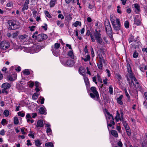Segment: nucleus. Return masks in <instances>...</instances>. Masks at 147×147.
I'll return each instance as SVG.
<instances>
[{
    "instance_id": "nucleus-61",
    "label": "nucleus",
    "mask_w": 147,
    "mask_h": 147,
    "mask_svg": "<svg viewBox=\"0 0 147 147\" xmlns=\"http://www.w3.org/2000/svg\"><path fill=\"white\" fill-rule=\"evenodd\" d=\"M134 7H135L138 10H139V9L140 7L139 5L137 4H134Z\"/></svg>"
},
{
    "instance_id": "nucleus-21",
    "label": "nucleus",
    "mask_w": 147,
    "mask_h": 147,
    "mask_svg": "<svg viewBox=\"0 0 147 147\" xmlns=\"http://www.w3.org/2000/svg\"><path fill=\"white\" fill-rule=\"evenodd\" d=\"M96 97V98H95V99L96 100L98 101L101 106L103 105V102L102 101V99H101V100H100L99 99V97H98V98H97V97Z\"/></svg>"
},
{
    "instance_id": "nucleus-13",
    "label": "nucleus",
    "mask_w": 147,
    "mask_h": 147,
    "mask_svg": "<svg viewBox=\"0 0 147 147\" xmlns=\"http://www.w3.org/2000/svg\"><path fill=\"white\" fill-rule=\"evenodd\" d=\"M116 19H117L115 17V16L113 15H111L110 16V20L111 21L112 24V25L116 23Z\"/></svg>"
},
{
    "instance_id": "nucleus-55",
    "label": "nucleus",
    "mask_w": 147,
    "mask_h": 147,
    "mask_svg": "<svg viewBox=\"0 0 147 147\" xmlns=\"http://www.w3.org/2000/svg\"><path fill=\"white\" fill-rule=\"evenodd\" d=\"M117 145L119 147H122L123 146V144L121 141H119L117 143Z\"/></svg>"
},
{
    "instance_id": "nucleus-47",
    "label": "nucleus",
    "mask_w": 147,
    "mask_h": 147,
    "mask_svg": "<svg viewBox=\"0 0 147 147\" xmlns=\"http://www.w3.org/2000/svg\"><path fill=\"white\" fill-rule=\"evenodd\" d=\"M25 129V127L21 128H20V130L21 132L23 134H27V133L24 132V130Z\"/></svg>"
},
{
    "instance_id": "nucleus-42",
    "label": "nucleus",
    "mask_w": 147,
    "mask_h": 147,
    "mask_svg": "<svg viewBox=\"0 0 147 147\" xmlns=\"http://www.w3.org/2000/svg\"><path fill=\"white\" fill-rule=\"evenodd\" d=\"M45 15L47 17L49 18H52L51 16L50 15L49 13L47 11H45Z\"/></svg>"
},
{
    "instance_id": "nucleus-62",
    "label": "nucleus",
    "mask_w": 147,
    "mask_h": 147,
    "mask_svg": "<svg viewBox=\"0 0 147 147\" xmlns=\"http://www.w3.org/2000/svg\"><path fill=\"white\" fill-rule=\"evenodd\" d=\"M27 143L26 144V145L27 146H31L32 145V144L30 143V140H28L27 141Z\"/></svg>"
},
{
    "instance_id": "nucleus-2",
    "label": "nucleus",
    "mask_w": 147,
    "mask_h": 147,
    "mask_svg": "<svg viewBox=\"0 0 147 147\" xmlns=\"http://www.w3.org/2000/svg\"><path fill=\"white\" fill-rule=\"evenodd\" d=\"M112 25L114 30L116 31L117 34H123V31L121 29L120 23L119 19H116L115 23Z\"/></svg>"
},
{
    "instance_id": "nucleus-17",
    "label": "nucleus",
    "mask_w": 147,
    "mask_h": 147,
    "mask_svg": "<svg viewBox=\"0 0 147 147\" xmlns=\"http://www.w3.org/2000/svg\"><path fill=\"white\" fill-rule=\"evenodd\" d=\"M111 134L116 138L118 137V134L117 132L116 131L114 130H112L111 131Z\"/></svg>"
},
{
    "instance_id": "nucleus-7",
    "label": "nucleus",
    "mask_w": 147,
    "mask_h": 147,
    "mask_svg": "<svg viewBox=\"0 0 147 147\" xmlns=\"http://www.w3.org/2000/svg\"><path fill=\"white\" fill-rule=\"evenodd\" d=\"M47 38V35L44 34H41L36 36V39L38 42H41Z\"/></svg>"
},
{
    "instance_id": "nucleus-51",
    "label": "nucleus",
    "mask_w": 147,
    "mask_h": 147,
    "mask_svg": "<svg viewBox=\"0 0 147 147\" xmlns=\"http://www.w3.org/2000/svg\"><path fill=\"white\" fill-rule=\"evenodd\" d=\"M4 92L6 93V94H7L8 93V91L7 90V89L5 88H3L2 90V93H4Z\"/></svg>"
},
{
    "instance_id": "nucleus-12",
    "label": "nucleus",
    "mask_w": 147,
    "mask_h": 147,
    "mask_svg": "<svg viewBox=\"0 0 147 147\" xmlns=\"http://www.w3.org/2000/svg\"><path fill=\"white\" fill-rule=\"evenodd\" d=\"M112 119V120H111L110 121V123H108V121L107 120V126L108 128L109 131H110V129L109 127H111V126H112L113 125H115V123L114 121V118H113V119Z\"/></svg>"
},
{
    "instance_id": "nucleus-16",
    "label": "nucleus",
    "mask_w": 147,
    "mask_h": 147,
    "mask_svg": "<svg viewBox=\"0 0 147 147\" xmlns=\"http://www.w3.org/2000/svg\"><path fill=\"white\" fill-rule=\"evenodd\" d=\"M123 97V95H121L119 97L117 98V103L121 105H122L123 104V102L122 101L121 99Z\"/></svg>"
},
{
    "instance_id": "nucleus-59",
    "label": "nucleus",
    "mask_w": 147,
    "mask_h": 147,
    "mask_svg": "<svg viewBox=\"0 0 147 147\" xmlns=\"http://www.w3.org/2000/svg\"><path fill=\"white\" fill-rule=\"evenodd\" d=\"M58 17L59 18H61V19H63L64 18V17L63 16V15L61 14H59Z\"/></svg>"
},
{
    "instance_id": "nucleus-19",
    "label": "nucleus",
    "mask_w": 147,
    "mask_h": 147,
    "mask_svg": "<svg viewBox=\"0 0 147 147\" xmlns=\"http://www.w3.org/2000/svg\"><path fill=\"white\" fill-rule=\"evenodd\" d=\"M19 38L20 40H24L27 39V36L25 34L20 35H19Z\"/></svg>"
},
{
    "instance_id": "nucleus-48",
    "label": "nucleus",
    "mask_w": 147,
    "mask_h": 147,
    "mask_svg": "<svg viewBox=\"0 0 147 147\" xmlns=\"http://www.w3.org/2000/svg\"><path fill=\"white\" fill-rule=\"evenodd\" d=\"M97 77L98 81L100 82L101 83H102V79L100 78V76L98 74Z\"/></svg>"
},
{
    "instance_id": "nucleus-20",
    "label": "nucleus",
    "mask_w": 147,
    "mask_h": 147,
    "mask_svg": "<svg viewBox=\"0 0 147 147\" xmlns=\"http://www.w3.org/2000/svg\"><path fill=\"white\" fill-rule=\"evenodd\" d=\"M140 69L141 71L144 72L145 70H147V66L142 65L140 66Z\"/></svg>"
},
{
    "instance_id": "nucleus-31",
    "label": "nucleus",
    "mask_w": 147,
    "mask_h": 147,
    "mask_svg": "<svg viewBox=\"0 0 147 147\" xmlns=\"http://www.w3.org/2000/svg\"><path fill=\"white\" fill-rule=\"evenodd\" d=\"M56 0H51L50 2V6L51 7H53L55 5Z\"/></svg>"
},
{
    "instance_id": "nucleus-60",
    "label": "nucleus",
    "mask_w": 147,
    "mask_h": 147,
    "mask_svg": "<svg viewBox=\"0 0 147 147\" xmlns=\"http://www.w3.org/2000/svg\"><path fill=\"white\" fill-rule=\"evenodd\" d=\"M106 70L107 71V73L108 77H110L111 76V74L109 70L108 69H106Z\"/></svg>"
},
{
    "instance_id": "nucleus-8",
    "label": "nucleus",
    "mask_w": 147,
    "mask_h": 147,
    "mask_svg": "<svg viewBox=\"0 0 147 147\" xmlns=\"http://www.w3.org/2000/svg\"><path fill=\"white\" fill-rule=\"evenodd\" d=\"M8 23L10 27L9 28L11 30H14L17 28L14 26L16 25V22L14 20H9L8 21Z\"/></svg>"
},
{
    "instance_id": "nucleus-10",
    "label": "nucleus",
    "mask_w": 147,
    "mask_h": 147,
    "mask_svg": "<svg viewBox=\"0 0 147 147\" xmlns=\"http://www.w3.org/2000/svg\"><path fill=\"white\" fill-rule=\"evenodd\" d=\"M134 23L137 25L141 24V20L139 16H136L134 19Z\"/></svg>"
},
{
    "instance_id": "nucleus-25",
    "label": "nucleus",
    "mask_w": 147,
    "mask_h": 147,
    "mask_svg": "<svg viewBox=\"0 0 147 147\" xmlns=\"http://www.w3.org/2000/svg\"><path fill=\"white\" fill-rule=\"evenodd\" d=\"M39 95L37 93H34L32 96V98L34 100H36L38 98Z\"/></svg>"
},
{
    "instance_id": "nucleus-58",
    "label": "nucleus",
    "mask_w": 147,
    "mask_h": 147,
    "mask_svg": "<svg viewBox=\"0 0 147 147\" xmlns=\"http://www.w3.org/2000/svg\"><path fill=\"white\" fill-rule=\"evenodd\" d=\"M32 117H31V116L30 114L29 113H27L26 116V119H31Z\"/></svg>"
},
{
    "instance_id": "nucleus-9",
    "label": "nucleus",
    "mask_w": 147,
    "mask_h": 147,
    "mask_svg": "<svg viewBox=\"0 0 147 147\" xmlns=\"http://www.w3.org/2000/svg\"><path fill=\"white\" fill-rule=\"evenodd\" d=\"M84 77L86 89L87 90H88L90 87L89 81L88 78L87 77L84 76Z\"/></svg>"
},
{
    "instance_id": "nucleus-11",
    "label": "nucleus",
    "mask_w": 147,
    "mask_h": 147,
    "mask_svg": "<svg viewBox=\"0 0 147 147\" xmlns=\"http://www.w3.org/2000/svg\"><path fill=\"white\" fill-rule=\"evenodd\" d=\"M44 125L42 120L40 119L37 121L36 126L37 127H43Z\"/></svg>"
},
{
    "instance_id": "nucleus-33",
    "label": "nucleus",
    "mask_w": 147,
    "mask_h": 147,
    "mask_svg": "<svg viewBox=\"0 0 147 147\" xmlns=\"http://www.w3.org/2000/svg\"><path fill=\"white\" fill-rule=\"evenodd\" d=\"M14 124L15 125H17L18 124L19 120L17 117H15L14 118Z\"/></svg>"
},
{
    "instance_id": "nucleus-52",
    "label": "nucleus",
    "mask_w": 147,
    "mask_h": 147,
    "mask_svg": "<svg viewBox=\"0 0 147 147\" xmlns=\"http://www.w3.org/2000/svg\"><path fill=\"white\" fill-rule=\"evenodd\" d=\"M7 121L5 119H3L1 122V123L3 125L5 123H6V124H7Z\"/></svg>"
},
{
    "instance_id": "nucleus-29",
    "label": "nucleus",
    "mask_w": 147,
    "mask_h": 147,
    "mask_svg": "<svg viewBox=\"0 0 147 147\" xmlns=\"http://www.w3.org/2000/svg\"><path fill=\"white\" fill-rule=\"evenodd\" d=\"M39 113L41 114H44L45 113V111L43 107H41L39 109Z\"/></svg>"
},
{
    "instance_id": "nucleus-23",
    "label": "nucleus",
    "mask_w": 147,
    "mask_h": 147,
    "mask_svg": "<svg viewBox=\"0 0 147 147\" xmlns=\"http://www.w3.org/2000/svg\"><path fill=\"white\" fill-rule=\"evenodd\" d=\"M56 22L57 25L59 26L60 28H62L64 26V23H61V21L57 20V21Z\"/></svg>"
},
{
    "instance_id": "nucleus-15",
    "label": "nucleus",
    "mask_w": 147,
    "mask_h": 147,
    "mask_svg": "<svg viewBox=\"0 0 147 147\" xmlns=\"http://www.w3.org/2000/svg\"><path fill=\"white\" fill-rule=\"evenodd\" d=\"M11 87V85L10 84L8 83H5L3 84L1 86L2 88H5L6 89H9Z\"/></svg>"
},
{
    "instance_id": "nucleus-22",
    "label": "nucleus",
    "mask_w": 147,
    "mask_h": 147,
    "mask_svg": "<svg viewBox=\"0 0 147 147\" xmlns=\"http://www.w3.org/2000/svg\"><path fill=\"white\" fill-rule=\"evenodd\" d=\"M79 71L81 74L82 75L86 71V70L83 67L81 66L80 67Z\"/></svg>"
},
{
    "instance_id": "nucleus-43",
    "label": "nucleus",
    "mask_w": 147,
    "mask_h": 147,
    "mask_svg": "<svg viewBox=\"0 0 147 147\" xmlns=\"http://www.w3.org/2000/svg\"><path fill=\"white\" fill-rule=\"evenodd\" d=\"M7 78L8 79L11 81H13L14 80L13 77H12L11 75H9L8 76Z\"/></svg>"
},
{
    "instance_id": "nucleus-64",
    "label": "nucleus",
    "mask_w": 147,
    "mask_h": 147,
    "mask_svg": "<svg viewBox=\"0 0 147 147\" xmlns=\"http://www.w3.org/2000/svg\"><path fill=\"white\" fill-rule=\"evenodd\" d=\"M15 70L19 72L21 70V68L20 66H18L15 69Z\"/></svg>"
},
{
    "instance_id": "nucleus-5",
    "label": "nucleus",
    "mask_w": 147,
    "mask_h": 147,
    "mask_svg": "<svg viewBox=\"0 0 147 147\" xmlns=\"http://www.w3.org/2000/svg\"><path fill=\"white\" fill-rule=\"evenodd\" d=\"M90 89L91 91L93 93H90V95L91 98H95L96 97H97V98L99 97L98 93L95 87L92 86L91 87Z\"/></svg>"
},
{
    "instance_id": "nucleus-53",
    "label": "nucleus",
    "mask_w": 147,
    "mask_h": 147,
    "mask_svg": "<svg viewBox=\"0 0 147 147\" xmlns=\"http://www.w3.org/2000/svg\"><path fill=\"white\" fill-rule=\"evenodd\" d=\"M66 16L68 20H71L72 19V18L70 14H69Z\"/></svg>"
},
{
    "instance_id": "nucleus-32",
    "label": "nucleus",
    "mask_w": 147,
    "mask_h": 147,
    "mask_svg": "<svg viewBox=\"0 0 147 147\" xmlns=\"http://www.w3.org/2000/svg\"><path fill=\"white\" fill-rule=\"evenodd\" d=\"M99 57L100 58L99 60V63H101L102 64V63H105V60L103 59L102 56H99Z\"/></svg>"
},
{
    "instance_id": "nucleus-34",
    "label": "nucleus",
    "mask_w": 147,
    "mask_h": 147,
    "mask_svg": "<svg viewBox=\"0 0 147 147\" xmlns=\"http://www.w3.org/2000/svg\"><path fill=\"white\" fill-rule=\"evenodd\" d=\"M81 22L78 21H76L73 24V25L75 27H77L78 25L80 26H81Z\"/></svg>"
},
{
    "instance_id": "nucleus-24",
    "label": "nucleus",
    "mask_w": 147,
    "mask_h": 147,
    "mask_svg": "<svg viewBox=\"0 0 147 147\" xmlns=\"http://www.w3.org/2000/svg\"><path fill=\"white\" fill-rule=\"evenodd\" d=\"M127 68L128 73L131 72L132 70L130 64L128 63L127 64Z\"/></svg>"
},
{
    "instance_id": "nucleus-57",
    "label": "nucleus",
    "mask_w": 147,
    "mask_h": 147,
    "mask_svg": "<svg viewBox=\"0 0 147 147\" xmlns=\"http://www.w3.org/2000/svg\"><path fill=\"white\" fill-rule=\"evenodd\" d=\"M5 134V130L4 129H2L0 131V134L2 136H4Z\"/></svg>"
},
{
    "instance_id": "nucleus-1",
    "label": "nucleus",
    "mask_w": 147,
    "mask_h": 147,
    "mask_svg": "<svg viewBox=\"0 0 147 147\" xmlns=\"http://www.w3.org/2000/svg\"><path fill=\"white\" fill-rule=\"evenodd\" d=\"M100 31H98L96 29L95 30V32L94 33V35L97 43L101 44L104 42L101 37V34L100 33Z\"/></svg>"
},
{
    "instance_id": "nucleus-14",
    "label": "nucleus",
    "mask_w": 147,
    "mask_h": 147,
    "mask_svg": "<svg viewBox=\"0 0 147 147\" xmlns=\"http://www.w3.org/2000/svg\"><path fill=\"white\" fill-rule=\"evenodd\" d=\"M68 57H64L61 56V57H59V58L60 60V61L61 63L65 65L66 63L65 62V61H67V59H68Z\"/></svg>"
},
{
    "instance_id": "nucleus-18",
    "label": "nucleus",
    "mask_w": 147,
    "mask_h": 147,
    "mask_svg": "<svg viewBox=\"0 0 147 147\" xmlns=\"http://www.w3.org/2000/svg\"><path fill=\"white\" fill-rule=\"evenodd\" d=\"M90 56H85L84 57H82V59L84 60L85 62L90 61Z\"/></svg>"
},
{
    "instance_id": "nucleus-28",
    "label": "nucleus",
    "mask_w": 147,
    "mask_h": 147,
    "mask_svg": "<svg viewBox=\"0 0 147 147\" xmlns=\"http://www.w3.org/2000/svg\"><path fill=\"white\" fill-rule=\"evenodd\" d=\"M124 90L125 92V94L126 96L127 97L128 100L129 101V100L130 99V96L127 91L126 88H125L124 89Z\"/></svg>"
},
{
    "instance_id": "nucleus-54",
    "label": "nucleus",
    "mask_w": 147,
    "mask_h": 147,
    "mask_svg": "<svg viewBox=\"0 0 147 147\" xmlns=\"http://www.w3.org/2000/svg\"><path fill=\"white\" fill-rule=\"evenodd\" d=\"M17 47H18V49H20L21 50H22V49H24V50L26 49L24 47H22L21 46H17Z\"/></svg>"
},
{
    "instance_id": "nucleus-4",
    "label": "nucleus",
    "mask_w": 147,
    "mask_h": 147,
    "mask_svg": "<svg viewBox=\"0 0 147 147\" xmlns=\"http://www.w3.org/2000/svg\"><path fill=\"white\" fill-rule=\"evenodd\" d=\"M68 59L66 62L65 65H66L68 66H72L75 63L74 61L75 56H68Z\"/></svg>"
},
{
    "instance_id": "nucleus-46",
    "label": "nucleus",
    "mask_w": 147,
    "mask_h": 147,
    "mask_svg": "<svg viewBox=\"0 0 147 147\" xmlns=\"http://www.w3.org/2000/svg\"><path fill=\"white\" fill-rule=\"evenodd\" d=\"M127 135L129 136H130L131 135V132L130 131V130L129 129H127L126 130Z\"/></svg>"
},
{
    "instance_id": "nucleus-35",
    "label": "nucleus",
    "mask_w": 147,
    "mask_h": 147,
    "mask_svg": "<svg viewBox=\"0 0 147 147\" xmlns=\"http://www.w3.org/2000/svg\"><path fill=\"white\" fill-rule=\"evenodd\" d=\"M35 144L36 146H40L41 144V143H40L39 140L37 139L35 141Z\"/></svg>"
},
{
    "instance_id": "nucleus-50",
    "label": "nucleus",
    "mask_w": 147,
    "mask_h": 147,
    "mask_svg": "<svg viewBox=\"0 0 147 147\" xmlns=\"http://www.w3.org/2000/svg\"><path fill=\"white\" fill-rule=\"evenodd\" d=\"M18 34V32H16L14 33L13 34L12 37L13 38H14L17 36Z\"/></svg>"
},
{
    "instance_id": "nucleus-40",
    "label": "nucleus",
    "mask_w": 147,
    "mask_h": 147,
    "mask_svg": "<svg viewBox=\"0 0 147 147\" xmlns=\"http://www.w3.org/2000/svg\"><path fill=\"white\" fill-rule=\"evenodd\" d=\"M60 45L59 43H55V45L54 48L55 49H58L60 47Z\"/></svg>"
},
{
    "instance_id": "nucleus-36",
    "label": "nucleus",
    "mask_w": 147,
    "mask_h": 147,
    "mask_svg": "<svg viewBox=\"0 0 147 147\" xmlns=\"http://www.w3.org/2000/svg\"><path fill=\"white\" fill-rule=\"evenodd\" d=\"M28 8V5L24 4L23 7L22 8V11H24L25 9H27Z\"/></svg>"
},
{
    "instance_id": "nucleus-56",
    "label": "nucleus",
    "mask_w": 147,
    "mask_h": 147,
    "mask_svg": "<svg viewBox=\"0 0 147 147\" xmlns=\"http://www.w3.org/2000/svg\"><path fill=\"white\" fill-rule=\"evenodd\" d=\"M128 73L129 74V77L131 79L134 76L133 74L132 71H131V72H129Z\"/></svg>"
},
{
    "instance_id": "nucleus-37",
    "label": "nucleus",
    "mask_w": 147,
    "mask_h": 147,
    "mask_svg": "<svg viewBox=\"0 0 147 147\" xmlns=\"http://www.w3.org/2000/svg\"><path fill=\"white\" fill-rule=\"evenodd\" d=\"M24 74L28 75L30 74V72L28 69H25L23 71Z\"/></svg>"
},
{
    "instance_id": "nucleus-49",
    "label": "nucleus",
    "mask_w": 147,
    "mask_h": 147,
    "mask_svg": "<svg viewBox=\"0 0 147 147\" xmlns=\"http://www.w3.org/2000/svg\"><path fill=\"white\" fill-rule=\"evenodd\" d=\"M103 40L106 43H108L109 41L107 40V38L106 36H104L103 37Z\"/></svg>"
},
{
    "instance_id": "nucleus-41",
    "label": "nucleus",
    "mask_w": 147,
    "mask_h": 147,
    "mask_svg": "<svg viewBox=\"0 0 147 147\" xmlns=\"http://www.w3.org/2000/svg\"><path fill=\"white\" fill-rule=\"evenodd\" d=\"M109 89L110 93L111 94H112L113 93V88L111 85L109 86Z\"/></svg>"
},
{
    "instance_id": "nucleus-44",
    "label": "nucleus",
    "mask_w": 147,
    "mask_h": 147,
    "mask_svg": "<svg viewBox=\"0 0 147 147\" xmlns=\"http://www.w3.org/2000/svg\"><path fill=\"white\" fill-rule=\"evenodd\" d=\"M18 116H20L22 117H23L25 116L24 113H22L21 111H20L18 113Z\"/></svg>"
},
{
    "instance_id": "nucleus-30",
    "label": "nucleus",
    "mask_w": 147,
    "mask_h": 147,
    "mask_svg": "<svg viewBox=\"0 0 147 147\" xmlns=\"http://www.w3.org/2000/svg\"><path fill=\"white\" fill-rule=\"evenodd\" d=\"M45 146L47 147H53L54 145L52 142L46 143L45 144Z\"/></svg>"
},
{
    "instance_id": "nucleus-38",
    "label": "nucleus",
    "mask_w": 147,
    "mask_h": 147,
    "mask_svg": "<svg viewBox=\"0 0 147 147\" xmlns=\"http://www.w3.org/2000/svg\"><path fill=\"white\" fill-rule=\"evenodd\" d=\"M124 26L126 28H129V22L127 21H126L124 23Z\"/></svg>"
},
{
    "instance_id": "nucleus-3",
    "label": "nucleus",
    "mask_w": 147,
    "mask_h": 147,
    "mask_svg": "<svg viewBox=\"0 0 147 147\" xmlns=\"http://www.w3.org/2000/svg\"><path fill=\"white\" fill-rule=\"evenodd\" d=\"M105 28L107 34L110 37L112 36V30L109 20L105 21Z\"/></svg>"
},
{
    "instance_id": "nucleus-6",
    "label": "nucleus",
    "mask_w": 147,
    "mask_h": 147,
    "mask_svg": "<svg viewBox=\"0 0 147 147\" xmlns=\"http://www.w3.org/2000/svg\"><path fill=\"white\" fill-rule=\"evenodd\" d=\"M10 46L9 42L5 41H1L0 44V47L1 49L5 50L8 49Z\"/></svg>"
},
{
    "instance_id": "nucleus-39",
    "label": "nucleus",
    "mask_w": 147,
    "mask_h": 147,
    "mask_svg": "<svg viewBox=\"0 0 147 147\" xmlns=\"http://www.w3.org/2000/svg\"><path fill=\"white\" fill-rule=\"evenodd\" d=\"M3 114L5 117H8L9 115V111L7 110H5L3 112Z\"/></svg>"
},
{
    "instance_id": "nucleus-63",
    "label": "nucleus",
    "mask_w": 147,
    "mask_h": 147,
    "mask_svg": "<svg viewBox=\"0 0 147 147\" xmlns=\"http://www.w3.org/2000/svg\"><path fill=\"white\" fill-rule=\"evenodd\" d=\"M13 4L12 3L9 2L7 4V6L9 7H10L12 6Z\"/></svg>"
},
{
    "instance_id": "nucleus-27",
    "label": "nucleus",
    "mask_w": 147,
    "mask_h": 147,
    "mask_svg": "<svg viewBox=\"0 0 147 147\" xmlns=\"http://www.w3.org/2000/svg\"><path fill=\"white\" fill-rule=\"evenodd\" d=\"M107 111H106V113L108 116V119H113V117L112 114H110V113L108 112L106 109H105Z\"/></svg>"
},
{
    "instance_id": "nucleus-26",
    "label": "nucleus",
    "mask_w": 147,
    "mask_h": 147,
    "mask_svg": "<svg viewBox=\"0 0 147 147\" xmlns=\"http://www.w3.org/2000/svg\"><path fill=\"white\" fill-rule=\"evenodd\" d=\"M128 40L129 43L133 41H136V40L134 38V36L131 35H130V37Z\"/></svg>"
},
{
    "instance_id": "nucleus-45",
    "label": "nucleus",
    "mask_w": 147,
    "mask_h": 147,
    "mask_svg": "<svg viewBox=\"0 0 147 147\" xmlns=\"http://www.w3.org/2000/svg\"><path fill=\"white\" fill-rule=\"evenodd\" d=\"M98 68L100 69H102L103 67L102 64L101 63H100L97 64Z\"/></svg>"
}]
</instances>
